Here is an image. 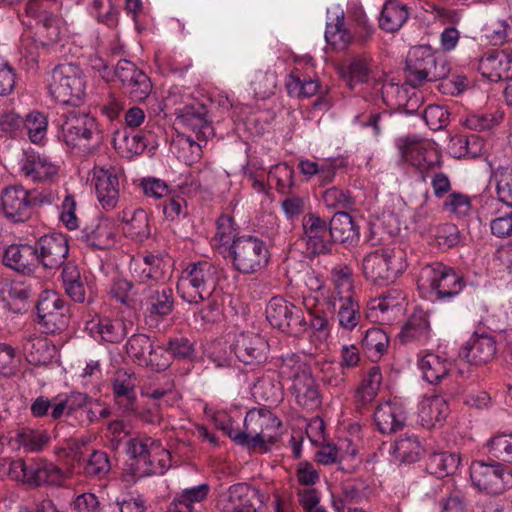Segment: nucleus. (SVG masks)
I'll use <instances>...</instances> for the list:
<instances>
[{"label": "nucleus", "instance_id": "nucleus-55", "mask_svg": "<svg viewBox=\"0 0 512 512\" xmlns=\"http://www.w3.org/2000/svg\"><path fill=\"white\" fill-rule=\"evenodd\" d=\"M256 97L265 99L274 94L277 86V76L275 72L271 71H257L251 81Z\"/></svg>", "mask_w": 512, "mask_h": 512}, {"label": "nucleus", "instance_id": "nucleus-63", "mask_svg": "<svg viewBox=\"0 0 512 512\" xmlns=\"http://www.w3.org/2000/svg\"><path fill=\"white\" fill-rule=\"evenodd\" d=\"M503 119V113L473 114L467 117L466 126L471 130L486 131L497 126Z\"/></svg>", "mask_w": 512, "mask_h": 512}, {"label": "nucleus", "instance_id": "nucleus-28", "mask_svg": "<svg viewBox=\"0 0 512 512\" xmlns=\"http://www.w3.org/2000/svg\"><path fill=\"white\" fill-rule=\"evenodd\" d=\"M3 263L17 272L28 274L38 264L37 250L29 244L10 245L5 250Z\"/></svg>", "mask_w": 512, "mask_h": 512}, {"label": "nucleus", "instance_id": "nucleus-2", "mask_svg": "<svg viewBox=\"0 0 512 512\" xmlns=\"http://www.w3.org/2000/svg\"><path fill=\"white\" fill-rule=\"evenodd\" d=\"M216 424L238 445L248 449L267 451L279 434L281 422L267 409H251L247 412L242 429H234L225 414L216 417Z\"/></svg>", "mask_w": 512, "mask_h": 512}, {"label": "nucleus", "instance_id": "nucleus-9", "mask_svg": "<svg viewBox=\"0 0 512 512\" xmlns=\"http://www.w3.org/2000/svg\"><path fill=\"white\" fill-rule=\"evenodd\" d=\"M407 268L403 253L390 247H381L366 254L361 263L366 280L387 285L395 282Z\"/></svg>", "mask_w": 512, "mask_h": 512}, {"label": "nucleus", "instance_id": "nucleus-23", "mask_svg": "<svg viewBox=\"0 0 512 512\" xmlns=\"http://www.w3.org/2000/svg\"><path fill=\"white\" fill-rule=\"evenodd\" d=\"M494 338L488 334H473L460 348L459 357L476 366L489 363L496 355Z\"/></svg>", "mask_w": 512, "mask_h": 512}, {"label": "nucleus", "instance_id": "nucleus-31", "mask_svg": "<svg viewBox=\"0 0 512 512\" xmlns=\"http://www.w3.org/2000/svg\"><path fill=\"white\" fill-rule=\"evenodd\" d=\"M130 269L134 277L142 283L149 280L158 282L164 280L163 259L160 255L147 253L133 258Z\"/></svg>", "mask_w": 512, "mask_h": 512}, {"label": "nucleus", "instance_id": "nucleus-24", "mask_svg": "<svg viewBox=\"0 0 512 512\" xmlns=\"http://www.w3.org/2000/svg\"><path fill=\"white\" fill-rule=\"evenodd\" d=\"M20 172L29 181L49 182L58 174V166L47 156L28 152L20 162Z\"/></svg>", "mask_w": 512, "mask_h": 512}, {"label": "nucleus", "instance_id": "nucleus-37", "mask_svg": "<svg viewBox=\"0 0 512 512\" xmlns=\"http://www.w3.org/2000/svg\"><path fill=\"white\" fill-rule=\"evenodd\" d=\"M418 410L422 426L432 428L448 416L449 405L442 396H430L422 399Z\"/></svg>", "mask_w": 512, "mask_h": 512}, {"label": "nucleus", "instance_id": "nucleus-33", "mask_svg": "<svg viewBox=\"0 0 512 512\" xmlns=\"http://www.w3.org/2000/svg\"><path fill=\"white\" fill-rule=\"evenodd\" d=\"M210 486L202 483L176 494L166 512H194L208 497Z\"/></svg>", "mask_w": 512, "mask_h": 512}, {"label": "nucleus", "instance_id": "nucleus-42", "mask_svg": "<svg viewBox=\"0 0 512 512\" xmlns=\"http://www.w3.org/2000/svg\"><path fill=\"white\" fill-rule=\"evenodd\" d=\"M286 88L290 96L310 98L317 94L320 84L318 80L306 78L298 68H294L288 75Z\"/></svg>", "mask_w": 512, "mask_h": 512}, {"label": "nucleus", "instance_id": "nucleus-36", "mask_svg": "<svg viewBox=\"0 0 512 512\" xmlns=\"http://www.w3.org/2000/svg\"><path fill=\"white\" fill-rule=\"evenodd\" d=\"M137 377L135 373L127 369H118L112 381L113 393L119 404H123L126 410L130 409L136 399L135 387Z\"/></svg>", "mask_w": 512, "mask_h": 512}, {"label": "nucleus", "instance_id": "nucleus-29", "mask_svg": "<svg viewBox=\"0 0 512 512\" xmlns=\"http://www.w3.org/2000/svg\"><path fill=\"white\" fill-rule=\"evenodd\" d=\"M329 224L332 243L338 242L346 246H353L358 243L360 239L359 227L348 213H336Z\"/></svg>", "mask_w": 512, "mask_h": 512}, {"label": "nucleus", "instance_id": "nucleus-1", "mask_svg": "<svg viewBox=\"0 0 512 512\" xmlns=\"http://www.w3.org/2000/svg\"><path fill=\"white\" fill-rule=\"evenodd\" d=\"M302 304L307 318L304 317L301 308L282 297H273L266 306V318L273 327L283 332L309 328L320 338L326 339L330 334L331 326L328 313L323 309L321 301L309 294L303 296Z\"/></svg>", "mask_w": 512, "mask_h": 512}, {"label": "nucleus", "instance_id": "nucleus-46", "mask_svg": "<svg viewBox=\"0 0 512 512\" xmlns=\"http://www.w3.org/2000/svg\"><path fill=\"white\" fill-rule=\"evenodd\" d=\"M460 463L459 457L454 453L434 452L427 460V470L438 478L452 474Z\"/></svg>", "mask_w": 512, "mask_h": 512}, {"label": "nucleus", "instance_id": "nucleus-10", "mask_svg": "<svg viewBox=\"0 0 512 512\" xmlns=\"http://www.w3.org/2000/svg\"><path fill=\"white\" fill-rule=\"evenodd\" d=\"M85 90V76L78 65L61 63L52 70L49 91L56 101L77 106L83 100Z\"/></svg>", "mask_w": 512, "mask_h": 512}, {"label": "nucleus", "instance_id": "nucleus-35", "mask_svg": "<svg viewBox=\"0 0 512 512\" xmlns=\"http://www.w3.org/2000/svg\"><path fill=\"white\" fill-rule=\"evenodd\" d=\"M206 116L205 107L198 105L186 107L178 119L184 126L194 131L199 140H207L214 135V129Z\"/></svg>", "mask_w": 512, "mask_h": 512}, {"label": "nucleus", "instance_id": "nucleus-52", "mask_svg": "<svg viewBox=\"0 0 512 512\" xmlns=\"http://www.w3.org/2000/svg\"><path fill=\"white\" fill-rule=\"evenodd\" d=\"M153 341L145 334H134L126 343V353L136 364L142 366L146 363L149 352L152 351Z\"/></svg>", "mask_w": 512, "mask_h": 512}, {"label": "nucleus", "instance_id": "nucleus-50", "mask_svg": "<svg viewBox=\"0 0 512 512\" xmlns=\"http://www.w3.org/2000/svg\"><path fill=\"white\" fill-rule=\"evenodd\" d=\"M144 473L147 475H163L172 465L170 451L162 447L160 441L155 445L145 462Z\"/></svg>", "mask_w": 512, "mask_h": 512}, {"label": "nucleus", "instance_id": "nucleus-45", "mask_svg": "<svg viewBox=\"0 0 512 512\" xmlns=\"http://www.w3.org/2000/svg\"><path fill=\"white\" fill-rule=\"evenodd\" d=\"M361 344L367 357L378 361L387 351L389 337L380 328H370L365 332Z\"/></svg>", "mask_w": 512, "mask_h": 512}, {"label": "nucleus", "instance_id": "nucleus-64", "mask_svg": "<svg viewBox=\"0 0 512 512\" xmlns=\"http://www.w3.org/2000/svg\"><path fill=\"white\" fill-rule=\"evenodd\" d=\"M110 470L109 458L105 452L94 451L84 466L88 476L102 477Z\"/></svg>", "mask_w": 512, "mask_h": 512}, {"label": "nucleus", "instance_id": "nucleus-4", "mask_svg": "<svg viewBox=\"0 0 512 512\" xmlns=\"http://www.w3.org/2000/svg\"><path fill=\"white\" fill-rule=\"evenodd\" d=\"M279 376L291 381L290 390L299 406L314 410L321 405L319 386L312 376L311 368L300 356L288 354L283 357Z\"/></svg>", "mask_w": 512, "mask_h": 512}, {"label": "nucleus", "instance_id": "nucleus-61", "mask_svg": "<svg viewBox=\"0 0 512 512\" xmlns=\"http://www.w3.org/2000/svg\"><path fill=\"white\" fill-rule=\"evenodd\" d=\"M443 209L458 217L466 216L471 211V200L461 192H451L443 202Z\"/></svg>", "mask_w": 512, "mask_h": 512}, {"label": "nucleus", "instance_id": "nucleus-56", "mask_svg": "<svg viewBox=\"0 0 512 512\" xmlns=\"http://www.w3.org/2000/svg\"><path fill=\"white\" fill-rule=\"evenodd\" d=\"M37 35L42 46H50L60 40L59 20L53 14L37 23Z\"/></svg>", "mask_w": 512, "mask_h": 512}, {"label": "nucleus", "instance_id": "nucleus-26", "mask_svg": "<svg viewBox=\"0 0 512 512\" xmlns=\"http://www.w3.org/2000/svg\"><path fill=\"white\" fill-rule=\"evenodd\" d=\"M478 69L483 77L498 82L509 78L512 72V59L504 50H492L480 58Z\"/></svg>", "mask_w": 512, "mask_h": 512}, {"label": "nucleus", "instance_id": "nucleus-11", "mask_svg": "<svg viewBox=\"0 0 512 512\" xmlns=\"http://www.w3.org/2000/svg\"><path fill=\"white\" fill-rule=\"evenodd\" d=\"M397 146L401 158L415 167L424 181L430 172L442 166L441 154L431 140L408 136L399 139Z\"/></svg>", "mask_w": 512, "mask_h": 512}, {"label": "nucleus", "instance_id": "nucleus-32", "mask_svg": "<svg viewBox=\"0 0 512 512\" xmlns=\"http://www.w3.org/2000/svg\"><path fill=\"white\" fill-rule=\"evenodd\" d=\"M118 218L123 223L122 229L127 237L143 241L150 236L148 214L143 209H124Z\"/></svg>", "mask_w": 512, "mask_h": 512}, {"label": "nucleus", "instance_id": "nucleus-47", "mask_svg": "<svg viewBox=\"0 0 512 512\" xmlns=\"http://www.w3.org/2000/svg\"><path fill=\"white\" fill-rule=\"evenodd\" d=\"M423 448L416 436H404L397 439L393 445V455L402 463H414L420 459Z\"/></svg>", "mask_w": 512, "mask_h": 512}, {"label": "nucleus", "instance_id": "nucleus-39", "mask_svg": "<svg viewBox=\"0 0 512 512\" xmlns=\"http://www.w3.org/2000/svg\"><path fill=\"white\" fill-rule=\"evenodd\" d=\"M22 350L30 364L45 365L52 359L54 347L46 337L30 335L23 339Z\"/></svg>", "mask_w": 512, "mask_h": 512}, {"label": "nucleus", "instance_id": "nucleus-15", "mask_svg": "<svg viewBox=\"0 0 512 512\" xmlns=\"http://www.w3.org/2000/svg\"><path fill=\"white\" fill-rule=\"evenodd\" d=\"M300 240L306 250L314 255L327 254L332 250L330 224L317 213H307L302 219Z\"/></svg>", "mask_w": 512, "mask_h": 512}, {"label": "nucleus", "instance_id": "nucleus-18", "mask_svg": "<svg viewBox=\"0 0 512 512\" xmlns=\"http://www.w3.org/2000/svg\"><path fill=\"white\" fill-rule=\"evenodd\" d=\"M91 399L87 394L81 392H71L64 396H58L54 399V404L50 416L58 420L63 416L76 417L80 424L91 422L96 418V412L88 407Z\"/></svg>", "mask_w": 512, "mask_h": 512}, {"label": "nucleus", "instance_id": "nucleus-54", "mask_svg": "<svg viewBox=\"0 0 512 512\" xmlns=\"http://www.w3.org/2000/svg\"><path fill=\"white\" fill-rule=\"evenodd\" d=\"M371 57L367 54L354 57L346 71L349 85L367 82L370 74Z\"/></svg>", "mask_w": 512, "mask_h": 512}, {"label": "nucleus", "instance_id": "nucleus-53", "mask_svg": "<svg viewBox=\"0 0 512 512\" xmlns=\"http://www.w3.org/2000/svg\"><path fill=\"white\" fill-rule=\"evenodd\" d=\"M325 39L335 49L344 50L352 42L351 33L344 26V18L337 17L336 21L326 26Z\"/></svg>", "mask_w": 512, "mask_h": 512}, {"label": "nucleus", "instance_id": "nucleus-13", "mask_svg": "<svg viewBox=\"0 0 512 512\" xmlns=\"http://www.w3.org/2000/svg\"><path fill=\"white\" fill-rule=\"evenodd\" d=\"M89 177L101 207L106 211L113 210L120 198V171L113 166H94Z\"/></svg>", "mask_w": 512, "mask_h": 512}, {"label": "nucleus", "instance_id": "nucleus-25", "mask_svg": "<svg viewBox=\"0 0 512 512\" xmlns=\"http://www.w3.org/2000/svg\"><path fill=\"white\" fill-rule=\"evenodd\" d=\"M67 478V473L52 462L42 458H33L29 460L27 477V485L29 486H61Z\"/></svg>", "mask_w": 512, "mask_h": 512}, {"label": "nucleus", "instance_id": "nucleus-6", "mask_svg": "<svg viewBox=\"0 0 512 512\" xmlns=\"http://www.w3.org/2000/svg\"><path fill=\"white\" fill-rule=\"evenodd\" d=\"M465 285L460 274L441 262L423 266L418 278L419 289L432 301H450L461 293Z\"/></svg>", "mask_w": 512, "mask_h": 512}, {"label": "nucleus", "instance_id": "nucleus-49", "mask_svg": "<svg viewBox=\"0 0 512 512\" xmlns=\"http://www.w3.org/2000/svg\"><path fill=\"white\" fill-rule=\"evenodd\" d=\"M89 13L98 22L108 27H115L118 24L120 15L119 7L115 0H92L89 6Z\"/></svg>", "mask_w": 512, "mask_h": 512}, {"label": "nucleus", "instance_id": "nucleus-16", "mask_svg": "<svg viewBox=\"0 0 512 512\" xmlns=\"http://www.w3.org/2000/svg\"><path fill=\"white\" fill-rule=\"evenodd\" d=\"M114 74L121 82L124 93L133 101H144L151 93L152 84L149 77L131 61L119 60Z\"/></svg>", "mask_w": 512, "mask_h": 512}, {"label": "nucleus", "instance_id": "nucleus-3", "mask_svg": "<svg viewBox=\"0 0 512 512\" xmlns=\"http://www.w3.org/2000/svg\"><path fill=\"white\" fill-rule=\"evenodd\" d=\"M333 290L323 302L333 312L340 329L352 332L362 320L361 307L356 298L352 269L347 265H337L331 270Z\"/></svg>", "mask_w": 512, "mask_h": 512}, {"label": "nucleus", "instance_id": "nucleus-21", "mask_svg": "<svg viewBox=\"0 0 512 512\" xmlns=\"http://www.w3.org/2000/svg\"><path fill=\"white\" fill-rule=\"evenodd\" d=\"M34 247L37 250L38 263L49 269L60 267L69 252L68 240L61 233L42 236Z\"/></svg>", "mask_w": 512, "mask_h": 512}, {"label": "nucleus", "instance_id": "nucleus-40", "mask_svg": "<svg viewBox=\"0 0 512 512\" xmlns=\"http://www.w3.org/2000/svg\"><path fill=\"white\" fill-rule=\"evenodd\" d=\"M430 332L427 314L421 309H416L403 327L400 337L404 342L417 341L425 344L430 338Z\"/></svg>", "mask_w": 512, "mask_h": 512}, {"label": "nucleus", "instance_id": "nucleus-62", "mask_svg": "<svg viewBox=\"0 0 512 512\" xmlns=\"http://www.w3.org/2000/svg\"><path fill=\"white\" fill-rule=\"evenodd\" d=\"M237 237L233 218L228 215L220 216L216 223V232L214 235V240L217 244L220 246H230Z\"/></svg>", "mask_w": 512, "mask_h": 512}, {"label": "nucleus", "instance_id": "nucleus-41", "mask_svg": "<svg viewBox=\"0 0 512 512\" xmlns=\"http://www.w3.org/2000/svg\"><path fill=\"white\" fill-rule=\"evenodd\" d=\"M409 16L407 7L396 1H388L384 4L379 17V27L387 32L398 31Z\"/></svg>", "mask_w": 512, "mask_h": 512}, {"label": "nucleus", "instance_id": "nucleus-22", "mask_svg": "<svg viewBox=\"0 0 512 512\" xmlns=\"http://www.w3.org/2000/svg\"><path fill=\"white\" fill-rule=\"evenodd\" d=\"M231 347L238 360L246 365L263 362L269 350L268 342L253 332L237 335Z\"/></svg>", "mask_w": 512, "mask_h": 512}, {"label": "nucleus", "instance_id": "nucleus-27", "mask_svg": "<svg viewBox=\"0 0 512 512\" xmlns=\"http://www.w3.org/2000/svg\"><path fill=\"white\" fill-rule=\"evenodd\" d=\"M374 421L382 434L395 433L404 427L406 412L400 403L387 401L376 407Z\"/></svg>", "mask_w": 512, "mask_h": 512}, {"label": "nucleus", "instance_id": "nucleus-17", "mask_svg": "<svg viewBox=\"0 0 512 512\" xmlns=\"http://www.w3.org/2000/svg\"><path fill=\"white\" fill-rule=\"evenodd\" d=\"M267 496L246 483H237L228 489L221 500L222 512H257Z\"/></svg>", "mask_w": 512, "mask_h": 512}, {"label": "nucleus", "instance_id": "nucleus-14", "mask_svg": "<svg viewBox=\"0 0 512 512\" xmlns=\"http://www.w3.org/2000/svg\"><path fill=\"white\" fill-rule=\"evenodd\" d=\"M470 477L475 487L489 494H500L512 483V475L499 463L474 462Z\"/></svg>", "mask_w": 512, "mask_h": 512}, {"label": "nucleus", "instance_id": "nucleus-7", "mask_svg": "<svg viewBox=\"0 0 512 512\" xmlns=\"http://www.w3.org/2000/svg\"><path fill=\"white\" fill-rule=\"evenodd\" d=\"M217 283L216 267L209 261H199L189 264L182 271L177 291L184 301L199 304L213 295Z\"/></svg>", "mask_w": 512, "mask_h": 512}, {"label": "nucleus", "instance_id": "nucleus-30", "mask_svg": "<svg viewBox=\"0 0 512 512\" xmlns=\"http://www.w3.org/2000/svg\"><path fill=\"white\" fill-rule=\"evenodd\" d=\"M86 329L108 343H119L127 335V324L122 319L97 316L87 322Z\"/></svg>", "mask_w": 512, "mask_h": 512}, {"label": "nucleus", "instance_id": "nucleus-38", "mask_svg": "<svg viewBox=\"0 0 512 512\" xmlns=\"http://www.w3.org/2000/svg\"><path fill=\"white\" fill-rule=\"evenodd\" d=\"M114 228L108 219H99L96 223L86 226L82 231V239L96 249H107L114 243Z\"/></svg>", "mask_w": 512, "mask_h": 512}, {"label": "nucleus", "instance_id": "nucleus-57", "mask_svg": "<svg viewBox=\"0 0 512 512\" xmlns=\"http://www.w3.org/2000/svg\"><path fill=\"white\" fill-rule=\"evenodd\" d=\"M489 452L500 461L512 463V433L497 434L488 443Z\"/></svg>", "mask_w": 512, "mask_h": 512}, {"label": "nucleus", "instance_id": "nucleus-51", "mask_svg": "<svg viewBox=\"0 0 512 512\" xmlns=\"http://www.w3.org/2000/svg\"><path fill=\"white\" fill-rule=\"evenodd\" d=\"M24 129L27 131L30 141L34 144H42L46 138L48 129L47 116L40 111H32L25 117Z\"/></svg>", "mask_w": 512, "mask_h": 512}, {"label": "nucleus", "instance_id": "nucleus-19", "mask_svg": "<svg viewBox=\"0 0 512 512\" xmlns=\"http://www.w3.org/2000/svg\"><path fill=\"white\" fill-rule=\"evenodd\" d=\"M65 306L59 296L52 291L43 292L37 302L39 323L46 333H56L67 325Z\"/></svg>", "mask_w": 512, "mask_h": 512}, {"label": "nucleus", "instance_id": "nucleus-5", "mask_svg": "<svg viewBox=\"0 0 512 512\" xmlns=\"http://www.w3.org/2000/svg\"><path fill=\"white\" fill-rule=\"evenodd\" d=\"M59 128V138L80 154H91L100 142L96 120L88 112L73 109L63 113Z\"/></svg>", "mask_w": 512, "mask_h": 512}, {"label": "nucleus", "instance_id": "nucleus-8", "mask_svg": "<svg viewBox=\"0 0 512 512\" xmlns=\"http://www.w3.org/2000/svg\"><path fill=\"white\" fill-rule=\"evenodd\" d=\"M227 257L234 270L248 275L265 269L271 254L267 243L262 238L241 235L230 244Z\"/></svg>", "mask_w": 512, "mask_h": 512}, {"label": "nucleus", "instance_id": "nucleus-12", "mask_svg": "<svg viewBox=\"0 0 512 512\" xmlns=\"http://www.w3.org/2000/svg\"><path fill=\"white\" fill-rule=\"evenodd\" d=\"M408 82L420 86L426 81L445 78L450 71L445 59L437 58L430 49L420 46L413 48L407 57Z\"/></svg>", "mask_w": 512, "mask_h": 512}, {"label": "nucleus", "instance_id": "nucleus-59", "mask_svg": "<svg viewBox=\"0 0 512 512\" xmlns=\"http://www.w3.org/2000/svg\"><path fill=\"white\" fill-rule=\"evenodd\" d=\"M158 443V440H155L150 437H144V438H133L130 439L127 442V453L135 458L138 459V462H147V459H149V455L155 445Z\"/></svg>", "mask_w": 512, "mask_h": 512}, {"label": "nucleus", "instance_id": "nucleus-20", "mask_svg": "<svg viewBox=\"0 0 512 512\" xmlns=\"http://www.w3.org/2000/svg\"><path fill=\"white\" fill-rule=\"evenodd\" d=\"M31 193L22 185H11L1 192V209L12 222H24L32 211Z\"/></svg>", "mask_w": 512, "mask_h": 512}, {"label": "nucleus", "instance_id": "nucleus-48", "mask_svg": "<svg viewBox=\"0 0 512 512\" xmlns=\"http://www.w3.org/2000/svg\"><path fill=\"white\" fill-rule=\"evenodd\" d=\"M381 383L382 374L380 368L377 366L370 368L356 391L357 401L363 406L371 403L376 398Z\"/></svg>", "mask_w": 512, "mask_h": 512}, {"label": "nucleus", "instance_id": "nucleus-43", "mask_svg": "<svg viewBox=\"0 0 512 512\" xmlns=\"http://www.w3.org/2000/svg\"><path fill=\"white\" fill-rule=\"evenodd\" d=\"M255 398L271 404L279 402L283 397V387L273 374H266L257 379L252 387Z\"/></svg>", "mask_w": 512, "mask_h": 512}, {"label": "nucleus", "instance_id": "nucleus-44", "mask_svg": "<svg viewBox=\"0 0 512 512\" xmlns=\"http://www.w3.org/2000/svg\"><path fill=\"white\" fill-rule=\"evenodd\" d=\"M147 305L150 315L165 317L174 307L173 290L168 287L150 289L147 295Z\"/></svg>", "mask_w": 512, "mask_h": 512}, {"label": "nucleus", "instance_id": "nucleus-58", "mask_svg": "<svg viewBox=\"0 0 512 512\" xmlns=\"http://www.w3.org/2000/svg\"><path fill=\"white\" fill-rule=\"evenodd\" d=\"M19 442L28 452H39L49 442V436L41 430L24 429L19 434Z\"/></svg>", "mask_w": 512, "mask_h": 512}, {"label": "nucleus", "instance_id": "nucleus-60", "mask_svg": "<svg viewBox=\"0 0 512 512\" xmlns=\"http://www.w3.org/2000/svg\"><path fill=\"white\" fill-rule=\"evenodd\" d=\"M77 202L75 196L66 193L60 205L59 219L69 230H75L79 227L80 220L76 214Z\"/></svg>", "mask_w": 512, "mask_h": 512}, {"label": "nucleus", "instance_id": "nucleus-34", "mask_svg": "<svg viewBox=\"0 0 512 512\" xmlns=\"http://www.w3.org/2000/svg\"><path fill=\"white\" fill-rule=\"evenodd\" d=\"M452 362L435 353H425L418 360L423 379L430 384H438L445 379L452 368Z\"/></svg>", "mask_w": 512, "mask_h": 512}]
</instances>
